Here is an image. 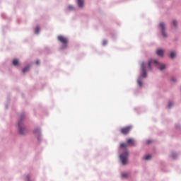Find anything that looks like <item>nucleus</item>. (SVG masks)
<instances>
[{
  "instance_id": "1",
  "label": "nucleus",
  "mask_w": 181,
  "mask_h": 181,
  "mask_svg": "<svg viewBox=\"0 0 181 181\" xmlns=\"http://www.w3.org/2000/svg\"><path fill=\"white\" fill-rule=\"evenodd\" d=\"M156 64V66L158 67V69L162 71L163 70H165L166 69V65L164 64H159L157 60L150 59L148 61V63L146 66L145 64V62L141 63V70H142V77H146V70H152V67L151 66L152 64Z\"/></svg>"
},
{
  "instance_id": "2",
  "label": "nucleus",
  "mask_w": 181,
  "mask_h": 181,
  "mask_svg": "<svg viewBox=\"0 0 181 181\" xmlns=\"http://www.w3.org/2000/svg\"><path fill=\"white\" fill-rule=\"evenodd\" d=\"M128 151H125L124 153L120 154L119 158L122 165H127L128 163Z\"/></svg>"
},
{
  "instance_id": "3",
  "label": "nucleus",
  "mask_w": 181,
  "mask_h": 181,
  "mask_svg": "<svg viewBox=\"0 0 181 181\" xmlns=\"http://www.w3.org/2000/svg\"><path fill=\"white\" fill-rule=\"evenodd\" d=\"M18 131L21 135H25L26 134V127L21 121L18 122Z\"/></svg>"
},
{
  "instance_id": "4",
  "label": "nucleus",
  "mask_w": 181,
  "mask_h": 181,
  "mask_svg": "<svg viewBox=\"0 0 181 181\" xmlns=\"http://www.w3.org/2000/svg\"><path fill=\"white\" fill-rule=\"evenodd\" d=\"M131 129H132V127L128 126L126 127H123L120 129L121 134L123 135H127V134H129L131 132Z\"/></svg>"
},
{
  "instance_id": "5",
  "label": "nucleus",
  "mask_w": 181,
  "mask_h": 181,
  "mask_svg": "<svg viewBox=\"0 0 181 181\" xmlns=\"http://www.w3.org/2000/svg\"><path fill=\"white\" fill-rule=\"evenodd\" d=\"M57 39L59 42H61V43H62V45H67V43H69V40L67 39V37L63 35H59Z\"/></svg>"
},
{
  "instance_id": "6",
  "label": "nucleus",
  "mask_w": 181,
  "mask_h": 181,
  "mask_svg": "<svg viewBox=\"0 0 181 181\" xmlns=\"http://www.w3.org/2000/svg\"><path fill=\"white\" fill-rule=\"evenodd\" d=\"M160 27L161 28V30H162V35L163 36V37H167V35H166V32L165 31V24L163 23H160Z\"/></svg>"
},
{
  "instance_id": "7",
  "label": "nucleus",
  "mask_w": 181,
  "mask_h": 181,
  "mask_svg": "<svg viewBox=\"0 0 181 181\" xmlns=\"http://www.w3.org/2000/svg\"><path fill=\"white\" fill-rule=\"evenodd\" d=\"M127 142V145H129V146H135V140H134V139H128Z\"/></svg>"
},
{
  "instance_id": "8",
  "label": "nucleus",
  "mask_w": 181,
  "mask_h": 181,
  "mask_svg": "<svg viewBox=\"0 0 181 181\" xmlns=\"http://www.w3.org/2000/svg\"><path fill=\"white\" fill-rule=\"evenodd\" d=\"M78 5L79 8H83L84 6V0H78Z\"/></svg>"
},
{
  "instance_id": "9",
  "label": "nucleus",
  "mask_w": 181,
  "mask_h": 181,
  "mask_svg": "<svg viewBox=\"0 0 181 181\" xmlns=\"http://www.w3.org/2000/svg\"><path fill=\"white\" fill-rule=\"evenodd\" d=\"M33 134L36 136H40V130L39 129H35L33 132Z\"/></svg>"
},
{
  "instance_id": "10",
  "label": "nucleus",
  "mask_w": 181,
  "mask_h": 181,
  "mask_svg": "<svg viewBox=\"0 0 181 181\" xmlns=\"http://www.w3.org/2000/svg\"><path fill=\"white\" fill-rule=\"evenodd\" d=\"M156 54H158V56H163V50L158 49L157 50Z\"/></svg>"
},
{
  "instance_id": "11",
  "label": "nucleus",
  "mask_w": 181,
  "mask_h": 181,
  "mask_svg": "<svg viewBox=\"0 0 181 181\" xmlns=\"http://www.w3.org/2000/svg\"><path fill=\"white\" fill-rule=\"evenodd\" d=\"M13 66H19V60L18 59H13Z\"/></svg>"
},
{
  "instance_id": "12",
  "label": "nucleus",
  "mask_w": 181,
  "mask_h": 181,
  "mask_svg": "<svg viewBox=\"0 0 181 181\" xmlns=\"http://www.w3.org/2000/svg\"><path fill=\"white\" fill-rule=\"evenodd\" d=\"M151 158H152V156L151 155H147V156H144L145 160H149V159H151Z\"/></svg>"
},
{
  "instance_id": "13",
  "label": "nucleus",
  "mask_w": 181,
  "mask_h": 181,
  "mask_svg": "<svg viewBox=\"0 0 181 181\" xmlns=\"http://www.w3.org/2000/svg\"><path fill=\"white\" fill-rule=\"evenodd\" d=\"M170 56L171 59H174L175 56H176V54L174 52H173L170 54Z\"/></svg>"
},
{
  "instance_id": "14",
  "label": "nucleus",
  "mask_w": 181,
  "mask_h": 181,
  "mask_svg": "<svg viewBox=\"0 0 181 181\" xmlns=\"http://www.w3.org/2000/svg\"><path fill=\"white\" fill-rule=\"evenodd\" d=\"M27 71H29V66L25 67L23 69V73H26Z\"/></svg>"
},
{
  "instance_id": "15",
  "label": "nucleus",
  "mask_w": 181,
  "mask_h": 181,
  "mask_svg": "<svg viewBox=\"0 0 181 181\" xmlns=\"http://www.w3.org/2000/svg\"><path fill=\"white\" fill-rule=\"evenodd\" d=\"M127 143H123L120 144V148H127Z\"/></svg>"
},
{
  "instance_id": "16",
  "label": "nucleus",
  "mask_w": 181,
  "mask_h": 181,
  "mask_svg": "<svg viewBox=\"0 0 181 181\" xmlns=\"http://www.w3.org/2000/svg\"><path fill=\"white\" fill-rule=\"evenodd\" d=\"M122 177H128V173H122Z\"/></svg>"
},
{
  "instance_id": "17",
  "label": "nucleus",
  "mask_w": 181,
  "mask_h": 181,
  "mask_svg": "<svg viewBox=\"0 0 181 181\" xmlns=\"http://www.w3.org/2000/svg\"><path fill=\"white\" fill-rule=\"evenodd\" d=\"M68 9H69V11H73V10H74V7H73V6H69Z\"/></svg>"
},
{
  "instance_id": "18",
  "label": "nucleus",
  "mask_w": 181,
  "mask_h": 181,
  "mask_svg": "<svg viewBox=\"0 0 181 181\" xmlns=\"http://www.w3.org/2000/svg\"><path fill=\"white\" fill-rule=\"evenodd\" d=\"M39 32H40V28L39 27H36L35 33H39Z\"/></svg>"
},
{
  "instance_id": "19",
  "label": "nucleus",
  "mask_w": 181,
  "mask_h": 181,
  "mask_svg": "<svg viewBox=\"0 0 181 181\" xmlns=\"http://www.w3.org/2000/svg\"><path fill=\"white\" fill-rule=\"evenodd\" d=\"M137 83H138V84H139V86H140V87H142V81H141V80H138L137 81Z\"/></svg>"
},
{
  "instance_id": "20",
  "label": "nucleus",
  "mask_w": 181,
  "mask_h": 181,
  "mask_svg": "<svg viewBox=\"0 0 181 181\" xmlns=\"http://www.w3.org/2000/svg\"><path fill=\"white\" fill-rule=\"evenodd\" d=\"M173 25H174V26H177V21H176L175 20H173Z\"/></svg>"
},
{
  "instance_id": "21",
  "label": "nucleus",
  "mask_w": 181,
  "mask_h": 181,
  "mask_svg": "<svg viewBox=\"0 0 181 181\" xmlns=\"http://www.w3.org/2000/svg\"><path fill=\"white\" fill-rule=\"evenodd\" d=\"M172 105H173V103L172 102H170L168 103V108H170V107H172Z\"/></svg>"
},
{
  "instance_id": "22",
  "label": "nucleus",
  "mask_w": 181,
  "mask_h": 181,
  "mask_svg": "<svg viewBox=\"0 0 181 181\" xmlns=\"http://www.w3.org/2000/svg\"><path fill=\"white\" fill-rule=\"evenodd\" d=\"M107 45V41H103V46H105Z\"/></svg>"
},
{
  "instance_id": "23",
  "label": "nucleus",
  "mask_w": 181,
  "mask_h": 181,
  "mask_svg": "<svg viewBox=\"0 0 181 181\" xmlns=\"http://www.w3.org/2000/svg\"><path fill=\"white\" fill-rule=\"evenodd\" d=\"M151 140H148V141H147V144H151Z\"/></svg>"
},
{
  "instance_id": "24",
  "label": "nucleus",
  "mask_w": 181,
  "mask_h": 181,
  "mask_svg": "<svg viewBox=\"0 0 181 181\" xmlns=\"http://www.w3.org/2000/svg\"><path fill=\"white\" fill-rule=\"evenodd\" d=\"M39 63H40V62H39V60H37V61H36V64H39Z\"/></svg>"
},
{
  "instance_id": "25",
  "label": "nucleus",
  "mask_w": 181,
  "mask_h": 181,
  "mask_svg": "<svg viewBox=\"0 0 181 181\" xmlns=\"http://www.w3.org/2000/svg\"><path fill=\"white\" fill-rule=\"evenodd\" d=\"M27 179H29V175H27Z\"/></svg>"
},
{
  "instance_id": "26",
  "label": "nucleus",
  "mask_w": 181,
  "mask_h": 181,
  "mask_svg": "<svg viewBox=\"0 0 181 181\" xmlns=\"http://www.w3.org/2000/svg\"><path fill=\"white\" fill-rule=\"evenodd\" d=\"M20 119H22V116H21Z\"/></svg>"
},
{
  "instance_id": "27",
  "label": "nucleus",
  "mask_w": 181,
  "mask_h": 181,
  "mask_svg": "<svg viewBox=\"0 0 181 181\" xmlns=\"http://www.w3.org/2000/svg\"><path fill=\"white\" fill-rule=\"evenodd\" d=\"M173 158H175V156L173 154Z\"/></svg>"
}]
</instances>
